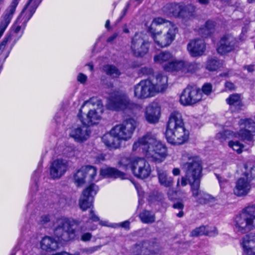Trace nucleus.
I'll list each match as a JSON object with an SVG mask.
<instances>
[{"label":"nucleus","mask_w":255,"mask_h":255,"mask_svg":"<svg viewBox=\"0 0 255 255\" xmlns=\"http://www.w3.org/2000/svg\"><path fill=\"white\" fill-rule=\"evenodd\" d=\"M135 158L136 157H130V156H123L119 161V164L121 167H123L125 169H127V167L129 166L131 170H132V162Z\"/></svg>","instance_id":"a19ab883"},{"label":"nucleus","mask_w":255,"mask_h":255,"mask_svg":"<svg viewBox=\"0 0 255 255\" xmlns=\"http://www.w3.org/2000/svg\"><path fill=\"white\" fill-rule=\"evenodd\" d=\"M188 63L181 59H177L173 57L170 62L163 66L165 71L168 72L177 71L186 73L188 71Z\"/></svg>","instance_id":"4be33fe9"},{"label":"nucleus","mask_w":255,"mask_h":255,"mask_svg":"<svg viewBox=\"0 0 255 255\" xmlns=\"http://www.w3.org/2000/svg\"><path fill=\"white\" fill-rule=\"evenodd\" d=\"M98 187L95 184H91L83 192L79 200V206L83 211H86L93 206L94 196L97 194Z\"/></svg>","instance_id":"f3484780"},{"label":"nucleus","mask_w":255,"mask_h":255,"mask_svg":"<svg viewBox=\"0 0 255 255\" xmlns=\"http://www.w3.org/2000/svg\"><path fill=\"white\" fill-rule=\"evenodd\" d=\"M158 244L155 240L139 242L129 250L130 255H155L158 252Z\"/></svg>","instance_id":"9b49d317"},{"label":"nucleus","mask_w":255,"mask_h":255,"mask_svg":"<svg viewBox=\"0 0 255 255\" xmlns=\"http://www.w3.org/2000/svg\"><path fill=\"white\" fill-rule=\"evenodd\" d=\"M139 218L141 222L145 224L152 223L155 221L154 214L150 211L145 210L139 214Z\"/></svg>","instance_id":"e433bc0d"},{"label":"nucleus","mask_w":255,"mask_h":255,"mask_svg":"<svg viewBox=\"0 0 255 255\" xmlns=\"http://www.w3.org/2000/svg\"><path fill=\"white\" fill-rule=\"evenodd\" d=\"M21 36V33H15L14 31L11 29L10 30V32L5 36V38L8 41L10 45V50Z\"/></svg>","instance_id":"4c0bfd02"},{"label":"nucleus","mask_w":255,"mask_h":255,"mask_svg":"<svg viewBox=\"0 0 255 255\" xmlns=\"http://www.w3.org/2000/svg\"><path fill=\"white\" fill-rule=\"evenodd\" d=\"M77 80L81 84H85L87 80V77L83 73H79L77 76Z\"/></svg>","instance_id":"864d4df0"},{"label":"nucleus","mask_w":255,"mask_h":255,"mask_svg":"<svg viewBox=\"0 0 255 255\" xmlns=\"http://www.w3.org/2000/svg\"><path fill=\"white\" fill-rule=\"evenodd\" d=\"M187 50L193 57L202 55L205 50L206 45L204 41L200 39L191 40L187 45Z\"/></svg>","instance_id":"5701e85b"},{"label":"nucleus","mask_w":255,"mask_h":255,"mask_svg":"<svg viewBox=\"0 0 255 255\" xmlns=\"http://www.w3.org/2000/svg\"><path fill=\"white\" fill-rule=\"evenodd\" d=\"M237 40L231 34H225L219 41L217 51L220 54H225L233 51L236 47Z\"/></svg>","instance_id":"6ab92c4d"},{"label":"nucleus","mask_w":255,"mask_h":255,"mask_svg":"<svg viewBox=\"0 0 255 255\" xmlns=\"http://www.w3.org/2000/svg\"><path fill=\"white\" fill-rule=\"evenodd\" d=\"M104 71L107 74L113 78L117 77L121 74L119 69L114 65H107L103 67Z\"/></svg>","instance_id":"58836bf2"},{"label":"nucleus","mask_w":255,"mask_h":255,"mask_svg":"<svg viewBox=\"0 0 255 255\" xmlns=\"http://www.w3.org/2000/svg\"><path fill=\"white\" fill-rule=\"evenodd\" d=\"M130 222L128 221H125L123 222H121L118 224H113L112 226L113 228H118L121 227L126 230L129 229Z\"/></svg>","instance_id":"8fccbe9b"},{"label":"nucleus","mask_w":255,"mask_h":255,"mask_svg":"<svg viewBox=\"0 0 255 255\" xmlns=\"http://www.w3.org/2000/svg\"><path fill=\"white\" fill-rule=\"evenodd\" d=\"M170 27L168 31L163 35H162L161 31L156 32L152 27H149L148 31L151 33V36L154 42L161 47L169 46L174 40L175 35L177 32L176 27L171 22H168Z\"/></svg>","instance_id":"9d476101"},{"label":"nucleus","mask_w":255,"mask_h":255,"mask_svg":"<svg viewBox=\"0 0 255 255\" xmlns=\"http://www.w3.org/2000/svg\"><path fill=\"white\" fill-rule=\"evenodd\" d=\"M92 237V235L90 233H82L80 239L82 241L85 242L90 241Z\"/></svg>","instance_id":"3c124183"},{"label":"nucleus","mask_w":255,"mask_h":255,"mask_svg":"<svg viewBox=\"0 0 255 255\" xmlns=\"http://www.w3.org/2000/svg\"><path fill=\"white\" fill-rule=\"evenodd\" d=\"M173 207L175 209L182 210L184 208V204L181 202H177L173 204Z\"/></svg>","instance_id":"13d9d810"},{"label":"nucleus","mask_w":255,"mask_h":255,"mask_svg":"<svg viewBox=\"0 0 255 255\" xmlns=\"http://www.w3.org/2000/svg\"><path fill=\"white\" fill-rule=\"evenodd\" d=\"M100 174L108 177L114 178H120L123 179L125 178V174L115 168L107 167L101 170Z\"/></svg>","instance_id":"7c9ffc66"},{"label":"nucleus","mask_w":255,"mask_h":255,"mask_svg":"<svg viewBox=\"0 0 255 255\" xmlns=\"http://www.w3.org/2000/svg\"><path fill=\"white\" fill-rule=\"evenodd\" d=\"M32 0H29L26 7L23 9L12 25L11 29L14 31V32L21 33V35H22L27 22L32 17L36 9V7L31 8L29 6V3Z\"/></svg>","instance_id":"f8f14e48"},{"label":"nucleus","mask_w":255,"mask_h":255,"mask_svg":"<svg viewBox=\"0 0 255 255\" xmlns=\"http://www.w3.org/2000/svg\"><path fill=\"white\" fill-rule=\"evenodd\" d=\"M70 161L65 159L54 160L50 166L49 175L53 179H60L63 176L70 166Z\"/></svg>","instance_id":"2eb2a0df"},{"label":"nucleus","mask_w":255,"mask_h":255,"mask_svg":"<svg viewBox=\"0 0 255 255\" xmlns=\"http://www.w3.org/2000/svg\"><path fill=\"white\" fill-rule=\"evenodd\" d=\"M150 42L148 36L144 33H136L131 40L130 48L136 57H142L149 51Z\"/></svg>","instance_id":"1a4fd4ad"},{"label":"nucleus","mask_w":255,"mask_h":255,"mask_svg":"<svg viewBox=\"0 0 255 255\" xmlns=\"http://www.w3.org/2000/svg\"><path fill=\"white\" fill-rule=\"evenodd\" d=\"M100 104V102L97 99V98L92 97L89 100L84 102L83 105L81 107V109L83 108L85 106L88 107L89 108H91V106H94L95 105H97L99 106Z\"/></svg>","instance_id":"a18cd8bd"},{"label":"nucleus","mask_w":255,"mask_h":255,"mask_svg":"<svg viewBox=\"0 0 255 255\" xmlns=\"http://www.w3.org/2000/svg\"><path fill=\"white\" fill-rule=\"evenodd\" d=\"M107 106L109 109L116 111L140 108L139 105L131 102L126 94L120 92H114L110 95Z\"/></svg>","instance_id":"6e6552de"},{"label":"nucleus","mask_w":255,"mask_h":255,"mask_svg":"<svg viewBox=\"0 0 255 255\" xmlns=\"http://www.w3.org/2000/svg\"><path fill=\"white\" fill-rule=\"evenodd\" d=\"M90 134L88 126L83 125L73 128L71 129L70 136L77 142H82L89 138Z\"/></svg>","instance_id":"412c9836"},{"label":"nucleus","mask_w":255,"mask_h":255,"mask_svg":"<svg viewBox=\"0 0 255 255\" xmlns=\"http://www.w3.org/2000/svg\"><path fill=\"white\" fill-rule=\"evenodd\" d=\"M215 175L219 181L221 188H224L228 183L227 179L220 176L218 174H216Z\"/></svg>","instance_id":"603ef678"},{"label":"nucleus","mask_w":255,"mask_h":255,"mask_svg":"<svg viewBox=\"0 0 255 255\" xmlns=\"http://www.w3.org/2000/svg\"><path fill=\"white\" fill-rule=\"evenodd\" d=\"M141 149L146 157L153 161L161 162L167 155L165 144L150 133L139 138L133 144L132 149Z\"/></svg>","instance_id":"7ed1b4c3"},{"label":"nucleus","mask_w":255,"mask_h":255,"mask_svg":"<svg viewBox=\"0 0 255 255\" xmlns=\"http://www.w3.org/2000/svg\"><path fill=\"white\" fill-rule=\"evenodd\" d=\"M180 170L178 168H174L172 170V174L174 176H177L179 175L180 174Z\"/></svg>","instance_id":"680f3d73"},{"label":"nucleus","mask_w":255,"mask_h":255,"mask_svg":"<svg viewBox=\"0 0 255 255\" xmlns=\"http://www.w3.org/2000/svg\"><path fill=\"white\" fill-rule=\"evenodd\" d=\"M118 33H115L114 34H113L112 36L109 37L107 41L108 42H112L113 40H114L118 36Z\"/></svg>","instance_id":"052dcab7"},{"label":"nucleus","mask_w":255,"mask_h":255,"mask_svg":"<svg viewBox=\"0 0 255 255\" xmlns=\"http://www.w3.org/2000/svg\"><path fill=\"white\" fill-rule=\"evenodd\" d=\"M129 4L128 3H127L126 6L123 9V10L122 11V15L121 16V18H122L126 14L129 8Z\"/></svg>","instance_id":"bf43d9fd"},{"label":"nucleus","mask_w":255,"mask_h":255,"mask_svg":"<svg viewBox=\"0 0 255 255\" xmlns=\"http://www.w3.org/2000/svg\"><path fill=\"white\" fill-rule=\"evenodd\" d=\"M222 63L216 59H209L207 63L206 68L210 71H215L221 67Z\"/></svg>","instance_id":"79ce46f5"},{"label":"nucleus","mask_w":255,"mask_h":255,"mask_svg":"<svg viewBox=\"0 0 255 255\" xmlns=\"http://www.w3.org/2000/svg\"><path fill=\"white\" fill-rule=\"evenodd\" d=\"M102 245L96 246L94 247H91L86 248L82 250V253L86 254H92L95 252L100 250L102 247Z\"/></svg>","instance_id":"de8ad7c7"},{"label":"nucleus","mask_w":255,"mask_h":255,"mask_svg":"<svg viewBox=\"0 0 255 255\" xmlns=\"http://www.w3.org/2000/svg\"><path fill=\"white\" fill-rule=\"evenodd\" d=\"M163 11L167 14H172L175 17L182 18L183 15V4L176 3H167L163 7Z\"/></svg>","instance_id":"cd10ccee"},{"label":"nucleus","mask_w":255,"mask_h":255,"mask_svg":"<svg viewBox=\"0 0 255 255\" xmlns=\"http://www.w3.org/2000/svg\"><path fill=\"white\" fill-rule=\"evenodd\" d=\"M202 92L195 86H188L180 95V102L183 106L194 105L201 100Z\"/></svg>","instance_id":"ddd939ff"},{"label":"nucleus","mask_w":255,"mask_h":255,"mask_svg":"<svg viewBox=\"0 0 255 255\" xmlns=\"http://www.w3.org/2000/svg\"><path fill=\"white\" fill-rule=\"evenodd\" d=\"M228 145L239 154L242 153L243 149L245 147L244 145L240 143L238 141H230Z\"/></svg>","instance_id":"c03bdc74"},{"label":"nucleus","mask_w":255,"mask_h":255,"mask_svg":"<svg viewBox=\"0 0 255 255\" xmlns=\"http://www.w3.org/2000/svg\"><path fill=\"white\" fill-rule=\"evenodd\" d=\"M233 137L240 138L238 132H234L229 130H225L218 132L216 134V138L219 140L221 142H223L228 138Z\"/></svg>","instance_id":"f704fd0d"},{"label":"nucleus","mask_w":255,"mask_h":255,"mask_svg":"<svg viewBox=\"0 0 255 255\" xmlns=\"http://www.w3.org/2000/svg\"><path fill=\"white\" fill-rule=\"evenodd\" d=\"M202 92L206 95H209L212 91V86L210 83H206L203 85L202 88Z\"/></svg>","instance_id":"09e8293b"},{"label":"nucleus","mask_w":255,"mask_h":255,"mask_svg":"<svg viewBox=\"0 0 255 255\" xmlns=\"http://www.w3.org/2000/svg\"><path fill=\"white\" fill-rule=\"evenodd\" d=\"M19 0H12L9 6L5 9L2 14L0 23V38L10 22Z\"/></svg>","instance_id":"aec40b11"},{"label":"nucleus","mask_w":255,"mask_h":255,"mask_svg":"<svg viewBox=\"0 0 255 255\" xmlns=\"http://www.w3.org/2000/svg\"><path fill=\"white\" fill-rule=\"evenodd\" d=\"M89 220L93 222H97L100 220L99 218L94 213L93 210H91L90 211Z\"/></svg>","instance_id":"6e6d98bb"},{"label":"nucleus","mask_w":255,"mask_h":255,"mask_svg":"<svg viewBox=\"0 0 255 255\" xmlns=\"http://www.w3.org/2000/svg\"><path fill=\"white\" fill-rule=\"evenodd\" d=\"M204 235L209 236L210 234L207 228L202 226L193 230L191 232L190 236L193 237H197Z\"/></svg>","instance_id":"ea45409f"},{"label":"nucleus","mask_w":255,"mask_h":255,"mask_svg":"<svg viewBox=\"0 0 255 255\" xmlns=\"http://www.w3.org/2000/svg\"><path fill=\"white\" fill-rule=\"evenodd\" d=\"M197 1L202 5H208L209 3V0H197Z\"/></svg>","instance_id":"e2e57ef3"},{"label":"nucleus","mask_w":255,"mask_h":255,"mask_svg":"<svg viewBox=\"0 0 255 255\" xmlns=\"http://www.w3.org/2000/svg\"><path fill=\"white\" fill-rule=\"evenodd\" d=\"M97 173L95 167L92 166H82L74 175V180L77 186H81L86 181H91L94 179Z\"/></svg>","instance_id":"dca6fc26"},{"label":"nucleus","mask_w":255,"mask_h":255,"mask_svg":"<svg viewBox=\"0 0 255 255\" xmlns=\"http://www.w3.org/2000/svg\"><path fill=\"white\" fill-rule=\"evenodd\" d=\"M226 101L231 108L237 110H241L243 106L241 95L237 93L231 95Z\"/></svg>","instance_id":"473e14b6"},{"label":"nucleus","mask_w":255,"mask_h":255,"mask_svg":"<svg viewBox=\"0 0 255 255\" xmlns=\"http://www.w3.org/2000/svg\"><path fill=\"white\" fill-rule=\"evenodd\" d=\"M58 246L57 242L51 237L45 236L40 242L41 248L47 252L56 250Z\"/></svg>","instance_id":"c85d7f7f"},{"label":"nucleus","mask_w":255,"mask_h":255,"mask_svg":"<svg viewBox=\"0 0 255 255\" xmlns=\"http://www.w3.org/2000/svg\"><path fill=\"white\" fill-rule=\"evenodd\" d=\"M251 177L255 178V167H252L251 169Z\"/></svg>","instance_id":"774afa93"},{"label":"nucleus","mask_w":255,"mask_h":255,"mask_svg":"<svg viewBox=\"0 0 255 255\" xmlns=\"http://www.w3.org/2000/svg\"><path fill=\"white\" fill-rule=\"evenodd\" d=\"M241 129L238 132L242 140L251 141L255 135V122L252 119H241L239 122Z\"/></svg>","instance_id":"a211bd4d"},{"label":"nucleus","mask_w":255,"mask_h":255,"mask_svg":"<svg viewBox=\"0 0 255 255\" xmlns=\"http://www.w3.org/2000/svg\"><path fill=\"white\" fill-rule=\"evenodd\" d=\"M138 125L134 119L127 118L122 123L114 126L109 133L104 135L102 141L107 146L117 148L120 147L121 141H127L131 138Z\"/></svg>","instance_id":"f03ea898"},{"label":"nucleus","mask_w":255,"mask_h":255,"mask_svg":"<svg viewBox=\"0 0 255 255\" xmlns=\"http://www.w3.org/2000/svg\"><path fill=\"white\" fill-rule=\"evenodd\" d=\"M173 56L172 54L168 51H161L154 56V61L155 63L162 65V67L165 64L170 62Z\"/></svg>","instance_id":"2f4dec72"},{"label":"nucleus","mask_w":255,"mask_h":255,"mask_svg":"<svg viewBox=\"0 0 255 255\" xmlns=\"http://www.w3.org/2000/svg\"><path fill=\"white\" fill-rule=\"evenodd\" d=\"M163 78H166V82L165 83V85H164V87L163 89H162L159 92H162L164 90H165L166 89V88H167V77L165 76V75H163L162 74H157L156 77L155 78H153L152 80H151V82L152 83H153V85H160V84H162V80L161 81V80Z\"/></svg>","instance_id":"37998d69"},{"label":"nucleus","mask_w":255,"mask_h":255,"mask_svg":"<svg viewBox=\"0 0 255 255\" xmlns=\"http://www.w3.org/2000/svg\"><path fill=\"white\" fill-rule=\"evenodd\" d=\"M100 224L102 226H109V227H112V226L113 225H109L108 224V222L107 221H100V222H99Z\"/></svg>","instance_id":"69168bd1"},{"label":"nucleus","mask_w":255,"mask_h":255,"mask_svg":"<svg viewBox=\"0 0 255 255\" xmlns=\"http://www.w3.org/2000/svg\"><path fill=\"white\" fill-rule=\"evenodd\" d=\"M131 171L135 177L145 179L150 175L151 169L149 164L144 158L136 157L133 161Z\"/></svg>","instance_id":"4468645a"},{"label":"nucleus","mask_w":255,"mask_h":255,"mask_svg":"<svg viewBox=\"0 0 255 255\" xmlns=\"http://www.w3.org/2000/svg\"><path fill=\"white\" fill-rule=\"evenodd\" d=\"M226 90L234 91L236 90V86L234 83L227 81L225 84Z\"/></svg>","instance_id":"5fc2aeb1"},{"label":"nucleus","mask_w":255,"mask_h":255,"mask_svg":"<svg viewBox=\"0 0 255 255\" xmlns=\"http://www.w3.org/2000/svg\"><path fill=\"white\" fill-rule=\"evenodd\" d=\"M182 18L191 19L195 17V7L192 4L185 5L183 4Z\"/></svg>","instance_id":"c9c22d12"},{"label":"nucleus","mask_w":255,"mask_h":255,"mask_svg":"<svg viewBox=\"0 0 255 255\" xmlns=\"http://www.w3.org/2000/svg\"><path fill=\"white\" fill-rule=\"evenodd\" d=\"M42 221L45 223L48 222L50 221V218L48 216H43L41 217Z\"/></svg>","instance_id":"0e129e2a"},{"label":"nucleus","mask_w":255,"mask_h":255,"mask_svg":"<svg viewBox=\"0 0 255 255\" xmlns=\"http://www.w3.org/2000/svg\"><path fill=\"white\" fill-rule=\"evenodd\" d=\"M189 131L186 129L181 114L177 111L172 112L169 117L165 137L173 145L185 143L189 138Z\"/></svg>","instance_id":"20e7f679"},{"label":"nucleus","mask_w":255,"mask_h":255,"mask_svg":"<svg viewBox=\"0 0 255 255\" xmlns=\"http://www.w3.org/2000/svg\"><path fill=\"white\" fill-rule=\"evenodd\" d=\"M102 110L98 108L97 110H90L85 118L81 120L83 125L87 126L98 124L101 119Z\"/></svg>","instance_id":"bb28decb"},{"label":"nucleus","mask_w":255,"mask_h":255,"mask_svg":"<svg viewBox=\"0 0 255 255\" xmlns=\"http://www.w3.org/2000/svg\"><path fill=\"white\" fill-rule=\"evenodd\" d=\"M241 245L243 253L246 255H255V234L250 233L245 236Z\"/></svg>","instance_id":"b1692460"},{"label":"nucleus","mask_w":255,"mask_h":255,"mask_svg":"<svg viewBox=\"0 0 255 255\" xmlns=\"http://www.w3.org/2000/svg\"><path fill=\"white\" fill-rule=\"evenodd\" d=\"M7 44H9V42L4 37L2 42L0 44V54L4 50Z\"/></svg>","instance_id":"4d7b16f0"},{"label":"nucleus","mask_w":255,"mask_h":255,"mask_svg":"<svg viewBox=\"0 0 255 255\" xmlns=\"http://www.w3.org/2000/svg\"><path fill=\"white\" fill-rule=\"evenodd\" d=\"M255 229V205L248 206L237 215L234 221V230L239 234H244Z\"/></svg>","instance_id":"39448f33"},{"label":"nucleus","mask_w":255,"mask_h":255,"mask_svg":"<svg viewBox=\"0 0 255 255\" xmlns=\"http://www.w3.org/2000/svg\"><path fill=\"white\" fill-rule=\"evenodd\" d=\"M162 84L153 85L151 80H142L134 87V95L138 99H145L154 96L164 88L166 78H163Z\"/></svg>","instance_id":"0eeeda50"},{"label":"nucleus","mask_w":255,"mask_h":255,"mask_svg":"<svg viewBox=\"0 0 255 255\" xmlns=\"http://www.w3.org/2000/svg\"><path fill=\"white\" fill-rule=\"evenodd\" d=\"M168 22H170L169 21L165 20V19H163L162 18L157 17V18H154L153 20L152 23L151 24V26L149 27H152V28L153 29H154L153 28V27L154 26L158 25H161V24H166V26L167 27H170Z\"/></svg>","instance_id":"49530a36"},{"label":"nucleus","mask_w":255,"mask_h":255,"mask_svg":"<svg viewBox=\"0 0 255 255\" xmlns=\"http://www.w3.org/2000/svg\"><path fill=\"white\" fill-rule=\"evenodd\" d=\"M159 182L160 185L166 187H170L173 184V178L171 176H168L166 171L159 168L157 169Z\"/></svg>","instance_id":"c756f323"},{"label":"nucleus","mask_w":255,"mask_h":255,"mask_svg":"<svg viewBox=\"0 0 255 255\" xmlns=\"http://www.w3.org/2000/svg\"><path fill=\"white\" fill-rule=\"evenodd\" d=\"M183 158L188 161L181 164L184 173V176L179 178L177 186H186L188 184L190 186L192 196L196 201L200 204H206L212 201L213 198L209 194L200 189L201 179L203 176V167L201 160L198 156H192L188 153H185Z\"/></svg>","instance_id":"f257e3e1"},{"label":"nucleus","mask_w":255,"mask_h":255,"mask_svg":"<svg viewBox=\"0 0 255 255\" xmlns=\"http://www.w3.org/2000/svg\"><path fill=\"white\" fill-rule=\"evenodd\" d=\"M160 109L157 103L153 102L146 108L145 117L149 123H155L158 122Z\"/></svg>","instance_id":"393cba45"},{"label":"nucleus","mask_w":255,"mask_h":255,"mask_svg":"<svg viewBox=\"0 0 255 255\" xmlns=\"http://www.w3.org/2000/svg\"><path fill=\"white\" fill-rule=\"evenodd\" d=\"M253 65H248V66H244V68L245 69H247V70L250 72H252L254 71V68H253Z\"/></svg>","instance_id":"338daca9"},{"label":"nucleus","mask_w":255,"mask_h":255,"mask_svg":"<svg viewBox=\"0 0 255 255\" xmlns=\"http://www.w3.org/2000/svg\"><path fill=\"white\" fill-rule=\"evenodd\" d=\"M215 23L212 21H207L204 27L200 29L199 32L202 37H206L210 35L215 29Z\"/></svg>","instance_id":"72a5a7b5"},{"label":"nucleus","mask_w":255,"mask_h":255,"mask_svg":"<svg viewBox=\"0 0 255 255\" xmlns=\"http://www.w3.org/2000/svg\"><path fill=\"white\" fill-rule=\"evenodd\" d=\"M76 222L68 219H58L54 224V235L60 241L68 242L74 240L76 235Z\"/></svg>","instance_id":"423d86ee"},{"label":"nucleus","mask_w":255,"mask_h":255,"mask_svg":"<svg viewBox=\"0 0 255 255\" xmlns=\"http://www.w3.org/2000/svg\"><path fill=\"white\" fill-rule=\"evenodd\" d=\"M251 186L247 177H241L236 182L234 189V194L238 196L246 195L250 191Z\"/></svg>","instance_id":"a878e982"}]
</instances>
